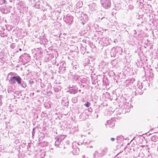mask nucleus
Listing matches in <instances>:
<instances>
[{
	"label": "nucleus",
	"mask_w": 158,
	"mask_h": 158,
	"mask_svg": "<svg viewBox=\"0 0 158 158\" xmlns=\"http://www.w3.org/2000/svg\"><path fill=\"white\" fill-rule=\"evenodd\" d=\"M22 87L25 88L27 86L26 83L22 81V78L19 76H13L10 78V83L12 84H15L16 82Z\"/></svg>",
	"instance_id": "nucleus-1"
},
{
	"label": "nucleus",
	"mask_w": 158,
	"mask_h": 158,
	"mask_svg": "<svg viewBox=\"0 0 158 158\" xmlns=\"http://www.w3.org/2000/svg\"><path fill=\"white\" fill-rule=\"evenodd\" d=\"M107 150V148L105 147L96 151L94 153V158H98L102 157L106 154Z\"/></svg>",
	"instance_id": "nucleus-2"
},
{
	"label": "nucleus",
	"mask_w": 158,
	"mask_h": 158,
	"mask_svg": "<svg viewBox=\"0 0 158 158\" xmlns=\"http://www.w3.org/2000/svg\"><path fill=\"white\" fill-rule=\"evenodd\" d=\"M122 49L120 47H117L116 48H113L111 50L110 54L111 57H115L118 55H120L122 52Z\"/></svg>",
	"instance_id": "nucleus-3"
},
{
	"label": "nucleus",
	"mask_w": 158,
	"mask_h": 158,
	"mask_svg": "<svg viewBox=\"0 0 158 158\" xmlns=\"http://www.w3.org/2000/svg\"><path fill=\"white\" fill-rule=\"evenodd\" d=\"M79 145L78 143L76 142H74L72 143V147L73 150L72 151L73 155H77L79 152V148L78 146Z\"/></svg>",
	"instance_id": "nucleus-4"
},
{
	"label": "nucleus",
	"mask_w": 158,
	"mask_h": 158,
	"mask_svg": "<svg viewBox=\"0 0 158 158\" xmlns=\"http://www.w3.org/2000/svg\"><path fill=\"white\" fill-rule=\"evenodd\" d=\"M76 13L81 20H83L85 22L88 21V17L86 14H83L81 12H79V13L77 12Z\"/></svg>",
	"instance_id": "nucleus-5"
},
{
	"label": "nucleus",
	"mask_w": 158,
	"mask_h": 158,
	"mask_svg": "<svg viewBox=\"0 0 158 158\" xmlns=\"http://www.w3.org/2000/svg\"><path fill=\"white\" fill-rule=\"evenodd\" d=\"M11 6H3L0 7V10L3 14H7L10 12Z\"/></svg>",
	"instance_id": "nucleus-6"
},
{
	"label": "nucleus",
	"mask_w": 158,
	"mask_h": 158,
	"mask_svg": "<svg viewBox=\"0 0 158 158\" xmlns=\"http://www.w3.org/2000/svg\"><path fill=\"white\" fill-rule=\"evenodd\" d=\"M16 3L18 5V7L19 8V9H23L24 11H26L27 10V8L24 2L17 0Z\"/></svg>",
	"instance_id": "nucleus-7"
},
{
	"label": "nucleus",
	"mask_w": 158,
	"mask_h": 158,
	"mask_svg": "<svg viewBox=\"0 0 158 158\" xmlns=\"http://www.w3.org/2000/svg\"><path fill=\"white\" fill-rule=\"evenodd\" d=\"M101 3L102 6L105 9H108L110 7L111 3L110 0H101Z\"/></svg>",
	"instance_id": "nucleus-8"
},
{
	"label": "nucleus",
	"mask_w": 158,
	"mask_h": 158,
	"mask_svg": "<svg viewBox=\"0 0 158 158\" xmlns=\"http://www.w3.org/2000/svg\"><path fill=\"white\" fill-rule=\"evenodd\" d=\"M20 59H22L23 61L25 63H27L30 60V55L26 53H24L23 55L20 56Z\"/></svg>",
	"instance_id": "nucleus-9"
},
{
	"label": "nucleus",
	"mask_w": 158,
	"mask_h": 158,
	"mask_svg": "<svg viewBox=\"0 0 158 158\" xmlns=\"http://www.w3.org/2000/svg\"><path fill=\"white\" fill-rule=\"evenodd\" d=\"M64 20L66 23L70 24L72 23L73 21V17L69 15H67L66 17H64Z\"/></svg>",
	"instance_id": "nucleus-10"
},
{
	"label": "nucleus",
	"mask_w": 158,
	"mask_h": 158,
	"mask_svg": "<svg viewBox=\"0 0 158 158\" xmlns=\"http://www.w3.org/2000/svg\"><path fill=\"white\" fill-rule=\"evenodd\" d=\"M148 72L147 73H145V76L146 77H148V78L149 79H152L153 77V74L152 73V69L150 70L149 69L148 70Z\"/></svg>",
	"instance_id": "nucleus-11"
},
{
	"label": "nucleus",
	"mask_w": 158,
	"mask_h": 158,
	"mask_svg": "<svg viewBox=\"0 0 158 158\" xmlns=\"http://www.w3.org/2000/svg\"><path fill=\"white\" fill-rule=\"evenodd\" d=\"M61 137H56L55 138V146L56 147H58L59 146V145L60 144V143L62 141V139H62L61 138Z\"/></svg>",
	"instance_id": "nucleus-12"
},
{
	"label": "nucleus",
	"mask_w": 158,
	"mask_h": 158,
	"mask_svg": "<svg viewBox=\"0 0 158 158\" xmlns=\"http://www.w3.org/2000/svg\"><path fill=\"white\" fill-rule=\"evenodd\" d=\"M89 9L91 11H94L97 8L96 4L95 3H92L89 6Z\"/></svg>",
	"instance_id": "nucleus-13"
},
{
	"label": "nucleus",
	"mask_w": 158,
	"mask_h": 158,
	"mask_svg": "<svg viewBox=\"0 0 158 158\" xmlns=\"http://www.w3.org/2000/svg\"><path fill=\"white\" fill-rule=\"evenodd\" d=\"M34 2L35 3L34 6V7L37 8H40V6L41 2L40 0H34Z\"/></svg>",
	"instance_id": "nucleus-14"
},
{
	"label": "nucleus",
	"mask_w": 158,
	"mask_h": 158,
	"mask_svg": "<svg viewBox=\"0 0 158 158\" xmlns=\"http://www.w3.org/2000/svg\"><path fill=\"white\" fill-rule=\"evenodd\" d=\"M108 125L109 127H112L114 125V123L113 121H112L111 120H108L106 123H105V125Z\"/></svg>",
	"instance_id": "nucleus-15"
},
{
	"label": "nucleus",
	"mask_w": 158,
	"mask_h": 158,
	"mask_svg": "<svg viewBox=\"0 0 158 158\" xmlns=\"http://www.w3.org/2000/svg\"><path fill=\"white\" fill-rule=\"evenodd\" d=\"M141 89L136 88V90L135 92V95H142L143 93V90Z\"/></svg>",
	"instance_id": "nucleus-16"
},
{
	"label": "nucleus",
	"mask_w": 158,
	"mask_h": 158,
	"mask_svg": "<svg viewBox=\"0 0 158 158\" xmlns=\"http://www.w3.org/2000/svg\"><path fill=\"white\" fill-rule=\"evenodd\" d=\"M135 81V79L134 78L126 80L125 81V83L127 85H131L132 84L134 81Z\"/></svg>",
	"instance_id": "nucleus-17"
},
{
	"label": "nucleus",
	"mask_w": 158,
	"mask_h": 158,
	"mask_svg": "<svg viewBox=\"0 0 158 158\" xmlns=\"http://www.w3.org/2000/svg\"><path fill=\"white\" fill-rule=\"evenodd\" d=\"M83 5V2L82 1H79L75 5V7L76 8L78 9L82 7Z\"/></svg>",
	"instance_id": "nucleus-18"
},
{
	"label": "nucleus",
	"mask_w": 158,
	"mask_h": 158,
	"mask_svg": "<svg viewBox=\"0 0 158 158\" xmlns=\"http://www.w3.org/2000/svg\"><path fill=\"white\" fill-rule=\"evenodd\" d=\"M122 8L121 4L120 3H118L115 4V9L116 10H119Z\"/></svg>",
	"instance_id": "nucleus-19"
},
{
	"label": "nucleus",
	"mask_w": 158,
	"mask_h": 158,
	"mask_svg": "<svg viewBox=\"0 0 158 158\" xmlns=\"http://www.w3.org/2000/svg\"><path fill=\"white\" fill-rule=\"evenodd\" d=\"M131 105L130 104H127V105L125 108V111L127 112L130 111V108H131Z\"/></svg>",
	"instance_id": "nucleus-20"
},
{
	"label": "nucleus",
	"mask_w": 158,
	"mask_h": 158,
	"mask_svg": "<svg viewBox=\"0 0 158 158\" xmlns=\"http://www.w3.org/2000/svg\"><path fill=\"white\" fill-rule=\"evenodd\" d=\"M103 42L104 46H106L110 44V42L109 40L107 38L105 39L103 41Z\"/></svg>",
	"instance_id": "nucleus-21"
},
{
	"label": "nucleus",
	"mask_w": 158,
	"mask_h": 158,
	"mask_svg": "<svg viewBox=\"0 0 158 158\" xmlns=\"http://www.w3.org/2000/svg\"><path fill=\"white\" fill-rule=\"evenodd\" d=\"M111 63L113 66H115L117 64L118 61L116 60H114L111 61Z\"/></svg>",
	"instance_id": "nucleus-22"
},
{
	"label": "nucleus",
	"mask_w": 158,
	"mask_h": 158,
	"mask_svg": "<svg viewBox=\"0 0 158 158\" xmlns=\"http://www.w3.org/2000/svg\"><path fill=\"white\" fill-rule=\"evenodd\" d=\"M157 139V137L156 135H154L152 136L151 138V140L152 141L155 142Z\"/></svg>",
	"instance_id": "nucleus-23"
},
{
	"label": "nucleus",
	"mask_w": 158,
	"mask_h": 158,
	"mask_svg": "<svg viewBox=\"0 0 158 158\" xmlns=\"http://www.w3.org/2000/svg\"><path fill=\"white\" fill-rule=\"evenodd\" d=\"M85 115L87 117V116L86 115L85 113H81L80 116V117L81 119L82 120H83L85 119V118H83V117Z\"/></svg>",
	"instance_id": "nucleus-24"
},
{
	"label": "nucleus",
	"mask_w": 158,
	"mask_h": 158,
	"mask_svg": "<svg viewBox=\"0 0 158 158\" xmlns=\"http://www.w3.org/2000/svg\"><path fill=\"white\" fill-rule=\"evenodd\" d=\"M143 88V85H142V83H138V85H137V88L138 89H142Z\"/></svg>",
	"instance_id": "nucleus-25"
},
{
	"label": "nucleus",
	"mask_w": 158,
	"mask_h": 158,
	"mask_svg": "<svg viewBox=\"0 0 158 158\" xmlns=\"http://www.w3.org/2000/svg\"><path fill=\"white\" fill-rule=\"evenodd\" d=\"M73 77V78L75 80H77L78 79V77L77 75H71Z\"/></svg>",
	"instance_id": "nucleus-26"
},
{
	"label": "nucleus",
	"mask_w": 158,
	"mask_h": 158,
	"mask_svg": "<svg viewBox=\"0 0 158 158\" xmlns=\"http://www.w3.org/2000/svg\"><path fill=\"white\" fill-rule=\"evenodd\" d=\"M6 0H0V4H6Z\"/></svg>",
	"instance_id": "nucleus-27"
},
{
	"label": "nucleus",
	"mask_w": 158,
	"mask_h": 158,
	"mask_svg": "<svg viewBox=\"0 0 158 158\" xmlns=\"http://www.w3.org/2000/svg\"><path fill=\"white\" fill-rule=\"evenodd\" d=\"M155 55L156 56L155 59H158V48H157L156 50V51Z\"/></svg>",
	"instance_id": "nucleus-28"
},
{
	"label": "nucleus",
	"mask_w": 158,
	"mask_h": 158,
	"mask_svg": "<svg viewBox=\"0 0 158 158\" xmlns=\"http://www.w3.org/2000/svg\"><path fill=\"white\" fill-rule=\"evenodd\" d=\"M0 35L2 37H5L7 36V35H5L4 32H2V31H0Z\"/></svg>",
	"instance_id": "nucleus-29"
},
{
	"label": "nucleus",
	"mask_w": 158,
	"mask_h": 158,
	"mask_svg": "<svg viewBox=\"0 0 158 158\" xmlns=\"http://www.w3.org/2000/svg\"><path fill=\"white\" fill-rule=\"evenodd\" d=\"M70 93H71L76 94L77 92V89H71L70 90Z\"/></svg>",
	"instance_id": "nucleus-30"
},
{
	"label": "nucleus",
	"mask_w": 158,
	"mask_h": 158,
	"mask_svg": "<svg viewBox=\"0 0 158 158\" xmlns=\"http://www.w3.org/2000/svg\"><path fill=\"white\" fill-rule=\"evenodd\" d=\"M128 7V9H129L130 10H132L134 8L133 6L132 5H131V4L129 5Z\"/></svg>",
	"instance_id": "nucleus-31"
},
{
	"label": "nucleus",
	"mask_w": 158,
	"mask_h": 158,
	"mask_svg": "<svg viewBox=\"0 0 158 158\" xmlns=\"http://www.w3.org/2000/svg\"><path fill=\"white\" fill-rule=\"evenodd\" d=\"M155 69L156 71L158 72V62L157 63L154 65Z\"/></svg>",
	"instance_id": "nucleus-32"
},
{
	"label": "nucleus",
	"mask_w": 158,
	"mask_h": 158,
	"mask_svg": "<svg viewBox=\"0 0 158 158\" xmlns=\"http://www.w3.org/2000/svg\"><path fill=\"white\" fill-rule=\"evenodd\" d=\"M72 66L73 67V68L74 69H76L78 67V66L77 65H74L73 64H72Z\"/></svg>",
	"instance_id": "nucleus-33"
},
{
	"label": "nucleus",
	"mask_w": 158,
	"mask_h": 158,
	"mask_svg": "<svg viewBox=\"0 0 158 158\" xmlns=\"http://www.w3.org/2000/svg\"><path fill=\"white\" fill-rule=\"evenodd\" d=\"M10 47L12 49H14L15 48V44L14 43H12L10 45Z\"/></svg>",
	"instance_id": "nucleus-34"
},
{
	"label": "nucleus",
	"mask_w": 158,
	"mask_h": 158,
	"mask_svg": "<svg viewBox=\"0 0 158 158\" xmlns=\"http://www.w3.org/2000/svg\"><path fill=\"white\" fill-rule=\"evenodd\" d=\"M90 105V103L89 102H87L85 104V106L87 107H89Z\"/></svg>",
	"instance_id": "nucleus-35"
},
{
	"label": "nucleus",
	"mask_w": 158,
	"mask_h": 158,
	"mask_svg": "<svg viewBox=\"0 0 158 158\" xmlns=\"http://www.w3.org/2000/svg\"><path fill=\"white\" fill-rule=\"evenodd\" d=\"M102 20L103 21L106 22L107 20V19L106 18H102Z\"/></svg>",
	"instance_id": "nucleus-36"
},
{
	"label": "nucleus",
	"mask_w": 158,
	"mask_h": 158,
	"mask_svg": "<svg viewBox=\"0 0 158 158\" xmlns=\"http://www.w3.org/2000/svg\"><path fill=\"white\" fill-rule=\"evenodd\" d=\"M72 101L73 102H76L77 101V99L76 98H73Z\"/></svg>",
	"instance_id": "nucleus-37"
},
{
	"label": "nucleus",
	"mask_w": 158,
	"mask_h": 158,
	"mask_svg": "<svg viewBox=\"0 0 158 158\" xmlns=\"http://www.w3.org/2000/svg\"><path fill=\"white\" fill-rule=\"evenodd\" d=\"M115 139V138H110V140L112 141H114Z\"/></svg>",
	"instance_id": "nucleus-38"
},
{
	"label": "nucleus",
	"mask_w": 158,
	"mask_h": 158,
	"mask_svg": "<svg viewBox=\"0 0 158 158\" xmlns=\"http://www.w3.org/2000/svg\"><path fill=\"white\" fill-rule=\"evenodd\" d=\"M65 103V105H64L66 106H68V101H66V102H64Z\"/></svg>",
	"instance_id": "nucleus-39"
},
{
	"label": "nucleus",
	"mask_w": 158,
	"mask_h": 158,
	"mask_svg": "<svg viewBox=\"0 0 158 158\" xmlns=\"http://www.w3.org/2000/svg\"><path fill=\"white\" fill-rule=\"evenodd\" d=\"M34 128H33V131H32V135H34V134L35 133V132L34 131Z\"/></svg>",
	"instance_id": "nucleus-40"
},
{
	"label": "nucleus",
	"mask_w": 158,
	"mask_h": 158,
	"mask_svg": "<svg viewBox=\"0 0 158 158\" xmlns=\"http://www.w3.org/2000/svg\"><path fill=\"white\" fill-rule=\"evenodd\" d=\"M33 83H34V82L33 81H30V83L31 84H33Z\"/></svg>",
	"instance_id": "nucleus-41"
},
{
	"label": "nucleus",
	"mask_w": 158,
	"mask_h": 158,
	"mask_svg": "<svg viewBox=\"0 0 158 158\" xmlns=\"http://www.w3.org/2000/svg\"><path fill=\"white\" fill-rule=\"evenodd\" d=\"M2 98V96H0V103L1 102V98Z\"/></svg>",
	"instance_id": "nucleus-42"
},
{
	"label": "nucleus",
	"mask_w": 158,
	"mask_h": 158,
	"mask_svg": "<svg viewBox=\"0 0 158 158\" xmlns=\"http://www.w3.org/2000/svg\"><path fill=\"white\" fill-rule=\"evenodd\" d=\"M64 100H62V103L63 104H64Z\"/></svg>",
	"instance_id": "nucleus-43"
},
{
	"label": "nucleus",
	"mask_w": 158,
	"mask_h": 158,
	"mask_svg": "<svg viewBox=\"0 0 158 158\" xmlns=\"http://www.w3.org/2000/svg\"><path fill=\"white\" fill-rule=\"evenodd\" d=\"M22 49H21V48H19V51H22Z\"/></svg>",
	"instance_id": "nucleus-44"
},
{
	"label": "nucleus",
	"mask_w": 158,
	"mask_h": 158,
	"mask_svg": "<svg viewBox=\"0 0 158 158\" xmlns=\"http://www.w3.org/2000/svg\"><path fill=\"white\" fill-rule=\"evenodd\" d=\"M9 1H10V2H12L13 1V0H9Z\"/></svg>",
	"instance_id": "nucleus-45"
},
{
	"label": "nucleus",
	"mask_w": 158,
	"mask_h": 158,
	"mask_svg": "<svg viewBox=\"0 0 158 158\" xmlns=\"http://www.w3.org/2000/svg\"><path fill=\"white\" fill-rule=\"evenodd\" d=\"M98 117V114H97V115H96V118H97Z\"/></svg>",
	"instance_id": "nucleus-46"
},
{
	"label": "nucleus",
	"mask_w": 158,
	"mask_h": 158,
	"mask_svg": "<svg viewBox=\"0 0 158 158\" xmlns=\"http://www.w3.org/2000/svg\"><path fill=\"white\" fill-rule=\"evenodd\" d=\"M156 83L158 85V81H157Z\"/></svg>",
	"instance_id": "nucleus-47"
},
{
	"label": "nucleus",
	"mask_w": 158,
	"mask_h": 158,
	"mask_svg": "<svg viewBox=\"0 0 158 158\" xmlns=\"http://www.w3.org/2000/svg\"><path fill=\"white\" fill-rule=\"evenodd\" d=\"M82 23H83V24H84V23H83V22H82Z\"/></svg>",
	"instance_id": "nucleus-48"
},
{
	"label": "nucleus",
	"mask_w": 158,
	"mask_h": 158,
	"mask_svg": "<svg viewBox=\"0 0 158 158\" xmlns=\"http://www.w3.org/2000/svg\"><path fill=\"white\" fill-rule=\"evenodd\" d=\"M83 158H85V157H83Z\"/></svg>",
	"instance_id": "nucleus-49"
}]
</instances>
